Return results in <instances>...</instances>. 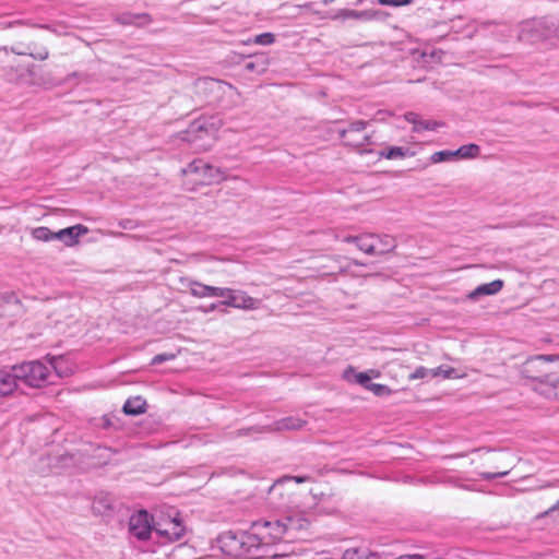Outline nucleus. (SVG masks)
<instances>
[{"label":"nucleus","instance_id":"obj_1","mask_svg":"<svg viewBox=\"0 0 559 559\" xmlns=\"http://www.w3.org/2000/svg\"><path fill=\"white\" fill-rule=\"evenodd\" d=\"M16 383L19 381L32 388H41L49 382L50 368L39 361H27L12 367Z\"/></svg>","mask_w":559,"mask_h":559},{"label":"nucleus","instance_id":"obj_2","mask_svg":"<svg viewBox=\"0 0 559 559\" xmlns=\"http://www.w3.org/2000/svg\"><path fill=\"white\" fill-rule=\"evenodd\" d=\"M397 241L388 234L365 233L358 235L357 248L372 257H382L395 250Z\"/></svg>","mask_w":559,"mask_h":559},{"label":"nucleus","instance_id":"obj_3","mask_svg":"<svg viewBox=\"0 0 559 559\" xmlns=\"http://www.w3.org/2000/svg\"><path fill=\"white\" fill-rule=\"evenodd\" d=\"M552 32L549 19H531L519 24L518 39L525 44H537L551 38Z\"/></svg>","mask_w":559,"mask_h":559},{"label":"nucleus","instance_id":"obj_4","mask_svg":"<svg viewBox=\"0 0 559 559\" xmlns=\"http://www.w3.org/2000/svg\"><path fill=\"white\" fill-rule=\"evenodd\" d=\"M182 174L190 177V181L194 185H212L223 179V174L218 168L213 167L203 159H194L186 168Z\"/></svg>","mask_w":559,"mask_h":559},{"label":"nucleus","instance_id":"obj_5","mask_svg":"<svg viewBox=\"0 0 559 559\" xmlns=\"http://www.w3.org/2000/svg\"><path fill=\"white\" fill-rule=\"evenodd\" d=\"M252 527L265 548L280 540L287 539L282 519L272 521H259L253 523Z\"/></svg>","mask_w":559,"mask_h":559},{"label":"nucleus","instance_id":"obj_6","mask_svg":"<svg viewBox=\"0 0 559 559\" xmlns=\"http://www.w3.org/2000/svg\"><path fill=\"white\" fill-rule=\"evenodd\" d=\"M155 521L147 511L141 510L129 519V534L138 540H147L154 533Z\"/></svg>","mask_w":559,"mask_h":559},{"label":"nucleus","instance_id":"obj_7","mask_svg":"<svg viewBox=\"0 0 559 559\" xmlns=\"http://www.w3.org/2000/svg\"><path fill=\"white\" fill-rule=\"evenodd\" d=\"M186 527L178 515L155 521L154 533L162 543L177 542L185 535Z\"/></svg>","mask_w":559,"mask_h":559},{"label":"nucleus","instance_id":"obj_8","mask_svg":"<svg viewBox=\"0 0 559 559\" xmlns=\"http://www.w3.org/2000/svg\"><path fill=\"white\" fill-rule=\"evenodd\" d=\"M241 546L243 554L239 556V558L261 559L266 556V549L257 533L253 531V527H251V532H242Z\"/></svg>","mask_w":559,"mask_h":559},{"label":"nucleus","instance_id":"obj_9","mask_svg":"<svg viewBox=\"0 0 559 559\" xmlns=\"http://www.w3.org/2000/svg\"><path fill=\"white\" fill-rule=\"evenodd\" d=\"M366 126L365 121H355L347 129L340 131V135L348 146H364L369 141V135L365 132Z\"/></svg>","mask_w":559,"mask_h":559},{"label":"nucleus","instance_id":"obj_10","mask_svg":"<svg viewBox=\"0 0 559 559\" xmlns=\"http://www.w3.org/2000/svg\"><path fill=\"white\" fill-rule=\"evenodd\" d=\"M287 539H295L298 534L308 530L311 519L305 513L295 512L284 516L283 519Z\"/></svg>","mask_w":559,"mask_h":559},{"label":"nucleus","instance_id":"obj_11","mask_svg":"<svg viewBox=\"0 0 559 559\" xmlns=\"http://www.w3.org/2000/svg\"><path fill=\"white\" fill-rule=\"evenodd\" d=\"M241 533H235L231 531L225 532L219 535L217 543L223 552L227 556L239 558L243 554L241 550Z\"/></svg>","mask_w":559,"mask_h":559},{"label":"nucleus","instance_id":"obj_12","mask_svg":"<svg viewBox=\"0 0 559 559\" xmlns=\"http://www.w3.org/2000/svg\"><path fill=\"white\" fill-rule=\"evenodd\" d=\"M87 233V228L81 224L70 226L59 231H55V240H60L66 246H73L78 242V238Z\"/></svg>","mask_w":559,"mask_h":559},{"label":"nucleus","instance_id":"obj_13","mask_svg":"<svg viewBox=\"0 0 559 559\" xmlns=\"http://www.w3.org/2000/svg\"><path fill=\"white\" fill-rule=\"evenodd\" d=\"M188 288L190 294L197 298L219 297L227 290H222V287L210 286L197 281H189Z\"/></svg>","mask_w":559,"mask_h":559},{"label":"nucleus","instance_id":"obj_14","mask_svg":"<svg viewBox=\"0 0 559 559\" xmlns=\"http://www.w3.org/2000/svg\"><path fill=\"white\" fill-rule=\"evenodd\" d=\"M503 287V281L495 280L490 283L480 284L475 289H473L467 298L469 300H477L483 296H491L498 294Z\"/></svg>","mask_w":559,"mask_h":559},{"label":"nucleus","instance_id":"obj_15","mask_svg":"<svg viewBox=\"0 0 559 559\" xmlns=\"http://www.w3.org/2000/svg\"><path fill=\"white\" fill-rule=\"evenodd\" d=\"M9 51L15 53L17 56H29L35 60H46L49 57V51L46 47H39L35 44H29L25 49H21L19 46H12L9 48Z\"/></svg>","mask_w":559,"mask_h":559},{"label":"nucleus","instance_id":"obj_16","mask_svg":"<svg viewBox=\"0 0 559 559\" xmlns=\"http://www.w3.org/2000/svg\"><path fill=\"white\" fill-rule=\"evenodd\" d=\"M213 133L214 131L209 129L204 120H197L183 132L182 139L188 142H194L197 139H201L202 134L213 135Z\"/></svg>","mask_w":559,"mask_h":559},{"label":"nucleus","instance_id":"obj_17","mask_svg":"<svg viewBox=\"0 0 559 559\" xmlns=\"http://www.w3.org/2000/svg\"><path fill=\"white\" fill-rule=\"evenodd\" d=\"M17 388L16 379L12 368L0 369V397L12 394Z\"/></svg>","mask_w":559,"mask_h":559},{"label":"nucleus","instance_id":"obj_18","mask_svg":"<svg viewBox=\"0 0 559 559\" xmlns=\"http://www.w3.org/2000/svg\"><path fill=\"white\" fill-rule=\"evenodd\" d=\"M116 21L122 25L145 26L152 22L147 13H122L116 17Z\"/></svg>","mask_w":559,"mask_h":559},{"label":"nucleus","instance_id":"obj_19","mask_svg":"<svg viewBox=\"0 0 559 559\" xmlns=\"http://www.w3.org/2000/svg\"><path fill=\"white\" fill-rule=\"evenodd\" d=\"M235 308L241 310H255L260 306V300L249 296L243 290H235Z\"/></svg>","mask_w":559,"mask_h":559},{"label":"nucleus","instance_id":"obj_20","mask_svg":"<svg viewBox=\"0 0 559 559\" xmlns=\"http://www.w3.org/2000/svg\"><path fill=\"white\" fill-rule=\"evenodd\" d=\"M344 379L348 382L358 383L368 390V386L371 384V376L368 372H356L353 367H348L344 371Z\"/></svg>","mask_w":559,"mask_h":559},{"label":"nucleus","instance_id":"obj_21","mask_svg":"<svg viewBox=\"0 0 559 559\" xmlns=\"http://www.w3.org/2000/svg\"><path fill=\"white\" fill-rule=\"evenodd\" d=\"M146 402L141 396L130 397L126 401L122 409L127 415H140L145 412Z\"/></svg>","mask_w":559,"mask_h":559},{"label":"nucleus","instance_id":"obj_22","mask_svg":"<svg viewBox=\"0 0 559 559\" xmlns=\"http://www.w3.org/2000/svg\"><path fill=\"white\" fill-rule=\"evenodd\" d=\"M269 66L267 57L263 53L255 55L252 57V60L247 62L245 68L249 72H257L259 74L266 71Z\"/></svg>","mask_w":559,"mask_h":559},{"label":"nucleus","instance_id":"obj_23","mask_svg":"<svg viewBox=\"0 0 559 559\" xmlns=\"http://www.w3.org/2000/svg\"><path fill=\"white\" fill-rule=\"evenodd\" d=\"M305 421L296 417H287L274 423L272 430H297L302 428Z\"/></svg>","mask_w":559,"mask_h":559},{"label":"nucleus","instance_id":"obj_24","mask_svg":"<svg viewBox=\"0 0 559 559\" xmlns=\"http://www.w3.org/2000/svg\"><path fill=\"white\" fill-rule=\"evenodd\" d=\"M50 368H52L59 377H67L73 372L63 357H51L49 361Z\"/></svg>","mask_w":559,"mask_h":559},{"label":"nucleus","instance_id":"obj_25","mask_svg":"<svg viewBox=\"0 0 559 559\" xmlns=\"http://www.w3.org/2000/svg\"><path fill=\"white\" fill-rule=\"evenodd\" d=\"M413 152L408 147L392 146L388 150L381 151L380 156L386 159H397L406 156H412Z\"/></svg>","mask_w":559,"mask_h":559},{"label":"nucleus","instance_id":"obj_26","mask_svg":"<svg viewBox=\"0 0 559 559\" xmlns=\"http://www.w3.org/2000/svg\"><path fill=\"white\" fill-rule=\"evenodd\" d=\"M479 146L474 143L462 145L456 151H453L455 157L460 158H475L479 155Z\"/></svg>","mask_w":559,"mask_h":559},{"label":"nucleus","instance_id":"obj_27","mask_svg":"<svg viewBox=\"0 0 559 559\" xmlns=\"http://www.w3.org/2000/svg\"><path fill=\"white\" fill-rule=\"evenodd\" d=\"M336 17L347 20V19H356V20H370L373 17V14L369 11H356L344 9L341 10Z\"/></svg>","mask_w":559,"mask_h":559},{"label":"nucleus","instance_id":"obj_28","mask_svg":"<svg viewBox=\"0 0 559 559\" xmlns=\"http://www.w3.org/2000/svg\"><path fill=\"white\" fill-rule=\"evenodd\" d=\"M440 369H428L426 367H418L415 369L413 373L409 374V380L425 379V378H436L438 377V372Z\"/></svg>","mask_w":559,"mask_h":559},{"label":"nucleus","instance_id":"obj_29","mask_svg":"<svg viewBox=\"0 0 559 559\" xmlns=\"http://www.w3.org/2000/svg\"><path fill=\"white\" fill-rule=\"evenodd\" d=\"M55 231H51L48 227H36L32 230V236L38 241H51L55 240Z\"/></svg>","mask_w":559,"mask_h":559},{"label":"nucleus","instance_id":"obj_30","mask_svg":"<svg viewBox=\"0 0 559 559\" xmlns=\"http://www.w3.org/2000/svg\"><path fill=\"white\" fill-rule=\"evenodd\" d=\"M275 41V35L273 33H262L257 35L252 43L257 45L267 46L272 45Z\"/></svg>","mask_w":559,"mask_h":559},{"label":"nucleus","instance_id":"obj_31","mask_svg":"<svg viewBox=\"0 0 559 559\" xmlns=\"http://www.w3.org/2000/svg\"><path fill=\"white\" fill-rule=\"evenodd\" d=\"M368 391L372 392L377 396L390 395L392 393L389 386L379 383H371L368 386Z\"/></svg>","mask_w":559,"mask_h":559},{"label":"nucleus","instance_id":"obj_32","mask_svg":"<svg viewBox=\"0 0 559 559\" xmlns=\"http://www.w3.org/2000/svg\"><path fill=\"white\" fill-rule=\"evenodd\" d=\"M344 559H378L374 555H366L357 549H348L344 554Z\"/></svg>","mask_w":559,"mask_h":559},{"label":"nucleus","instance_id":"obj_33","mask_svg":"<svg viewBox=\"0 0 559 559\" xmlns=\"http://www.w3.org/2000/svg\"><path fill=\"white\" fill-rule=\"evenodd\" d=\"M222 290H227V292L222 296V297H225V299L222 300L219 302V305L235 308V297H234L235 289L222 287Z\"/></svg>","mask_w":559,"mask_h":559},{"label":"nucleus","instance_id":"obj_34","mask_svg":"<svg viewBox=\"0 0 559 559\" xmlns=\"http://www.w3.org/2000/svg\"><path fill=\"white\" fill-rule=\"evenodd\" d=\"M452 157H455L453 151H439L431 155V160L432 163H441Z\"/></svg>","mask_w":559,"mask_h":559},{"label":"nucleus","instance_id":"obj_35","mask_svg":"<svg viewBox=\"0 0 559 559\" xmlns=\"http://www.w3.org/2000/svg\"><path fill=\"white\" fill-rule=\"evenodd\" d=\"M437 127H439V122H437V121L420 120V121H418V124H416V127L413 128V130L416 132H419L423 130H435V129H437Z\"/></svg>","mask_w":559,"mask_h":559},{"label":"nucleus","instance_id":"obj_36","mask_svg":"<svg viewBox=\"0 0 559 559\" xmlns=\"http://www.w3.org/2000/svg\"><path fill=\"white\" fill-rule=\"evenodd\" d=\"M377 2L381 5L403 7L412 4L413 0H377Z\"/></svg>","mask_w":559,"mask_h":559},{"label":"nucleus","instance_id":"obj_37","mask_svg":"<svg viewBox=\"0 0 559 559\" xmlns=\"http://www.w3.org/2000/svg\"><path fill=\"white\" fill-rule=\"evenodd\" d=\"M511 468H512V466H510L509 469H506V471H502V472H497V473L483 472V473H479V476L483 479H485V480H491V479H495V478H498V477L507 476L510 473Z\"/></svg>","mask_w":559,"mask_h":559},{"label":"nucleus","instance_id":"obj_38","mask_svg":"<svg viewBox=\"0 0 559 559\" xmlns=\"http://www.w3.org/2000/svg\"><path fill=\"white\" fill-rule=\"evenodd\" d=\"M436 369H440L439 372H438V377L442 376L445 379L452 378L453 373L455 372V369L451 368V367L443 368V367L440 366V367H437Z\"/></svg>","mask_w":559,"mask_h":559},{"label":"nucleus","instance_id":"obj_39","mask_svg":"<svg viewBox=\"0 0 559 559\" xmlns=\"http://www.w3.org/2000/svg\"><path fill=\"white\" fill-rule=\"evenodd\" d=\"M174 357H175L174 355L158 354V355L153 357L152 365L162 364V362H164L166 360L173 359Z\"/></svg>","mask_w":559,"mask_h":559},{"label":"nucleus","instance_id":"obj_40","mask_svg":"<svg viewBox=\"0 0 559 559\" xmlns=\"http://www.w3.org/2000/svg\"><path fill=\"white\" fill-rule=\"evenodd\" d=\"M556 511H559V500L554 506H551L549 509L539 513L537 515V519L549 516V515L554 514Z\"/></svg>","mask_w":559,"mask_h":559},{"label":"nucleus","instance_id":"obj_41","mask_svg":"<svg viewBox=\"0 0 559 559\" xmlns=\"http://www.w3.org/2000/svg\"><path fill=\"white\" fill-rule=\"evenodd\" d=\"M405 119L411 122L414 127H416V124H418V121H420L419 117L417 114L415 112H407L405 115Z\"/></svg>","mask_w":559,"mask_h":559},{"label":"nucleus","instance_id":"obj_42","mask_svg":"<svg viewBox=\"0 0 559 559\" xmlns=\"http://www.w3.org/2000/svg\"><path fill=\"white\" fill-rule=\"evenodd\" d=\"M198 84L203 85L205 87H213L214 85L217 84V81H215L213 79H201L198 81Z\"/></svg>","mask_w":559,"mask_h":559},{"label":"nucleus","instance_id":"obj_43","mask_svg":"<svg viewBox=\"0 0 559 559\" xmlns=\"http://www.w3.org/2000/svg\"><path fill=\"white\" fill-rule=\"evenodd\" d=\"M549 22H550V24L554 27V32L551 33V38L552 37L559 38V22H557V21H555L552 19H549Z\"/></svg>","mask_w":559,"mask_h":559},{"label":"nucleus","instance_id":"obj_44","mask_svg":"<svg viewBox=\"0 0 559 559\" xmlns=\"http://www.w3.org/2000/svg\"><path fill=\"white\" fill-rule=\"evenodd\" d=\"M219 302L217 304H211L210 306L207 307H201L200 310L203 311L204 313H209L211 311H214L216 310L218 307H219Z\"/></svg>","mask_w":559,"mask_h":559},{"label":"nucleus","instance_id":"obj_45","mask_svg":"<svg viewBox=\"0 0 559 559\" xmlns=\"http://www.w3.org/2000/svg\"><path fill=\"white\" fill-rule=\"evenodd\" d=\"M344 242H347V243H355L356 246L358 245V235L357 236H346L342 239Z\"/></svg>","mask_w":559,"mask_h":559},{"label":"nucleus","instance_id":"obj_46","mask_svg":"<svg viewBox=\"0 0 559 559\" xmlns=\"http://www.w3.org/2000/svg\"><path fill=\"white\" fill-rule=\"evenodd\" d=\"M119 225L123 228V229H132L134 227V224L132 221L130 219H126V221H121L119 223Z\"/></svg>","mask_w":559,"mask_h":559},{"label":"nucleus","instance_id":"obj_47","mask_svg":"<svg viewBox=\"0 0 559 559\" xmlns=\"http://www.w3.org/2000/svg\"><path fill=\"white\" fill-rule=\"evenodd\" d=\"M290 479H294L296 483L301 484L310 480L309 476H293Z\"/></svg>","mask_w":559,"mask_h":559},{"label":"nucleus","instance_id":"obj_48","mask_svg":"<svg viewBox=\"0 0 559 559\" xmlns=\"http://www.w3.org/2000/svg\"><path fill=\"white\" fill-rule=\"evenodd\" d=\"M8 52H9V48L8 47H0V53L8 55Z\"/></svg>","mask_w":559,"mask_h":559},{"label":"nucleus","instance_id":"obj_49","mask_svg":"<svg viewBox=\"0 0 559 559\" xmlns=\"http://www.w3.org/2000/svg\"><path fill=\"white\" fill-rule=\"evenodd\" d=\"M352 264L357 265V266L364 265V263L359 262L358 260H352Z\"/></svg>","mask_w":559,"mask_h":559},{"label":"nucleus","instance_id":"obj_50","mask_svg":"<svg viewBox=\"0 0 559 559\" xmlns=\"http://www.w3.org/2000/svg\"><path fill=\"white\" fill-rule=\"evenodd\" d=\"M370 373H372L373 377H379V371H376V370H370Z\"/></svg>","mask_w":559,"mask_h":559},{"label":"nucleus","instance_id":"obj_51","mask_svg":"<svg viewBox=\"0 0 559 559\" xmlns=\"http://www.w3.org/2000/svg\"><path fill=\"white\" fill-rule=\"evenodd\" d=\"M333 0H324V3H330L332 2Z\"/></svg>","mask_w":559,"mask_h":559}]
</instances>
